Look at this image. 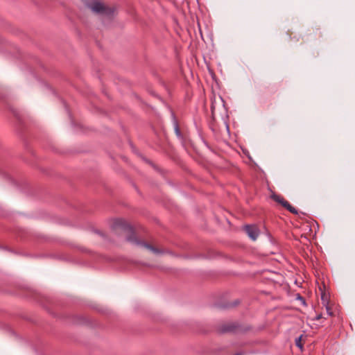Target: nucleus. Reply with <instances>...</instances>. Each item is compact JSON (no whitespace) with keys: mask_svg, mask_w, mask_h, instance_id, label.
<instances>
[{"mask_svg":"<svg viewBox=\"0 0 355 355\" xmlns=\"http://www.w3.org/2000/svg\"><path fill=\"white\" fill-rule=\"evenodd\" d=\"M112 229L116 232L121 231L126 234V240L133 245L145 248L156 254L164 253L163 250H159L145 241L139 240L135 235L133 228L123 219H116L113 223Z\"/></svg>","mask_w":355,"mask_h":355,"instance_id":"f257e3e1","label":"nucleus"},{"mask_svg":"<svg viewBox=\"0 0 355 355\" xmlns=\"http://www.w3.org/2000/svg\"><path fill=\"white\" fill-rule=\"evenodd\" d=\"M88 7L94 12L98 14L111 15L113 12L110 8L105 6L103 3L98 1H94L88 4Z\"/></svg>","mask_w":355,"mask_h":355,"instance_id":"f03ea898","label":"nucleus"},{"mask_svg":"<svg viewBox=\"0 0 355 355\" xmlns=\"http://www.w3.org/2000/svg\"><path fill=\"white\" fill-rule=\"evenodd\" d=\"M272 198L275 202H277L279 204H280L281 205H282L284 208H286L291 213L294 214H297V209L295 207H293V206H291L290 205V203L287 200H286L284 198H282V196H278V195H274L272 196Z\"/></svg>","mask_w":355,"mask_h":355,"instance_id":"7ed1b4c3","label":"nucleus"},{"mask_svg":"<svg viewBox=\"0 0 355 355\" xmlns=\"http://www.w3.org/2000/svg\"><path fill=\"white\" fill-rule=\"evenodd\" d=\"M244 230L248 236L253 241H255L259 236V230L255 225H245Z\"/></svg>","mask_w":355,"mask_h":355,"instance_id":"20e7f679","label":"nucleus"},{"mask_svg":"<svg viewBox=\"0 0 355 355\" xmlns=\"http://www.w3.org/2000/svg\"><path fill=\"white\" fill-rule=\"evenodd\" d=\"M174 130H175V132L176 135L178 137H181V132L178 127V123L175 119H174Z\"/></svg>","mask_w":355,"mask_h":355,"instance_id":"39448f33","label":"nucleus"},{"mask_svg":"<svg viewBox=\"0 0 355 355\" xmlns=\"http://www.w3.org/2000/svg\"><path fill=\"white\" fill-rule=\"evenodd\" d=\"M234 329V327L232 324H227L223 327L222 331L223 332L232 331Z\"/></svg>","mask_w":355,"mask_h":355,"instance_id":"423d86ee","label":"nucleus"},{"mask_svg":"<svg viewBox=\"0 0 355 355\" xmlns=\"http://www.w3.org/2000/svg\"><path fill=\"white\" fill-rule=\"evenodd\" d=\"M302 336H300L295 338V345L297 347H298L300 349H302L303 345L302 344Z\"/></svg>","mask_w":355,"mask_h":355,"instance_id":"0eeeda50","label":"nucleus"},{"mask_svg":"<svg viewBox=\"0 0 355 355\" xmlns=\"http://www.w3.org/2000/svg\"><path fill=\"white\" fill-rule=\"evenodd\" d=\"M321 300L324 306L328 305V297L324 293H322Z\"/></svg>","mask_w":355,"mask_h":355,"instance_id":"6e6552de","label":"nucleus"},{"mask_svg":"<svg viewBox=\"0 0 355 355\" xmlns=\"http://www.w3.org/2000/svg\"><path fill=\"white\" fill-rule=\"evenodd\" d=\"M325 307H326L327 314L331 316L333 315V312L331 311L330 307L328 305L325 306Z\"/></svg>","mask_w":355,"mask_h":355,"instance_id":"1a4fd4ad","label":"nucleus"},{"mask_svg":"<svg viewBox=\"0 0 355 355\" xmlns=\"http://www.w3.org/2000/svg\"><path fill=\"white\" fill-rule=\"evenodd\" d=\"M321 318H322V315H317V316H316L315 319H316L317 320H320Z\"/></svg>","mask_w":355,"mask_h":355,"instance_id":"9d476101","label":"nucleus"},{"mask_svg":"<svg viewBox=\"0 0 355 355\" xmlns=\"http://www.w3.org/2000/svg\"><path fill=\"white\" fill-rule=\"evenodd\" d=\"M234 355H242V354H241V353H237V354H234Z\"/></svg>","mask_w":355,"mask_h":355,"instance_id":"9b49d317","label":"nucleus"}]
</instances>
